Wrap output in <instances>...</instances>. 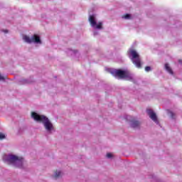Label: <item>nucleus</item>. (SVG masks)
Wrapping results in <instances>:
<instances>
[{"label":"nucleus","instance_id":"obj_1","mask_svg":"<svg viewBox=\"0 0 182 182\" xmlns=\"http://www.w3.org/2000/svg\"><path fill=\"white\" fill-rule=\"evenodd\" d=\"M31 117L36 120V122H39L40 123H43L46 130L50 132V130H53V124L50 123V121L48 117L45 115H39L36 112L31 113Z\"/></svg>","mask_w":182,"mask_h":182},{"label":"nucleus","instance_id":"obj_2","mask_svg":"<svg viewBox=\"0 0 182 182\" xmlns=\"http://www.w3.org/2000/svg\"><path fill=\"white\" fill-rule=\"evenodd\" d=\"M7 161L10 164H15L16 167H18L19 168H22L23 164V159L19 158L15 155H9Z\"/></svg>","mask_w":182,"mask_h":182},{"label":"nucleus","instance_id":"obj_3","mask_svg":"<svg viewBox=\"0 0 182 182\" xmlns=\"http://www.w3.org/2000/svg\"><path fill=\"white\" fill-rule=\"evenodd\" d=\"M112 75L114 76V77H118V79H132L130 74L129 72L122 70H114L111 72Z\"/></svg>","mask_w":182,"mask_h":182},{"label":"nucleus","instance_id":"obj_4","mask_svg":"<svg viewBox=\"0 0 182 182\" xmlns=\"http://www.w3.org/2000/svg\"><path fill=\"white\" fill-rule=\"evenodd\" d=\"M131 55L132 56V61L135 66L138 68V69L141 68V63L140 61V56L139 55V53L134 50H130Z\"/></svg>","mask_w":182,"mask_h":182},{"label":"nucleus","instance_id":"obj_5","mask_svg":"<svg viewBox=\"0 0 182 182\" xmlns=\"http://www.w3.org/2000/svg\"><path fill=\"white\" fill-rule=\"evenodd\" d=\"M89 22L92 28H96V29H103V23L102 22L97 23L95 15L90 16Z\"/></svg>","mask_w":182,"mask_h":182},{"label":"nucleus","instance_id":"obj_6","mask_svg":"<svg viewBox=\"0 0 182 182\" xmlns=\"http://www.w3.org/2000/svg\"><path fill=\"white\" fill-rule=\"evenodd\" d=\"M23 39L27 43H32V42H34L35 43H41V37L36 34H34L31 38L28 36H24Z\"/></svg>","mask_w":182,"mask_h":182},{"label":"nucleus","instance_id":"obj_7","mask_svg":"<svg viewBox=\"0 0 182 182\" xmlns=\"http://www.w3.org/2000/svg\"><path fill=\"white\" fill-rule=\"evenodd\" d=\"M146 112L150 119H151V120H153L155 122H157V115H156V113H154L153 110L148 109Z\"/></svg>","mask_w":182,"mask_h":182},{"label":"nucleus","instance_id":"obj_8","mask_svg":"<svg viewBox=\"0 0 182 182\" xmlns=\"http://www.w3.org/2000/svg\"><path fill=\"white\" fill-rule=\"evenodd\" d=\"M132 127H133L134 129H136L137 127H140V122L139 121L134 120L133 119L132 121V124H131Z\"/></svg>","mask_w":182,"mask_h":182},{"label":"nucleus","instance_id":"obj_9","mask_svg":"<svg viewBox=\"0 0 182 182\" xmlns=\"http://www.w3.org/2000/svg\"><path fill=\"white\" fill-rule=\"evenodd\" d=\"M165 69L167 70V72H168V73H170V75H173V70L168 63L165 64Z\"/></svg>","mask_w":182,"mask_h":182},{"label":"nucleus","instance_id":"obj_10","mask_svg":"<svg viewBox=\"0 0 182 182\" xmlns=\"http://www.w3.org/2000/svg\"><path fill=\"white\" fill-rule=\"evenodd\" d=\"M61 175H62V172H60V171H56L54 175V178H58V177H60Z\"/></svg>","mask_w":182,"mask_h":182},{"label":"nucleus","instance_id":"obj_11","mask_svg":"<svg viewBox=\"0 0 182 182\" xmlns=\"http://www.w3.org/2000/svg\"><path fill=\"white\" fill-rule=\"evenodd\" d=\"M124 19H130V14H125L122 16Z\"/></svg>","mask_w":182,"mask_h":182},{"label":"nucleus","instance_id":"obj_12","mask_svg":"<svg viewBox=\"0 0 182 182\" xmlns=\"http://www.w3.org/2000/svg\"><path fill=\"white\" fill-rule=\"evenodd\" d=\"M5 134H4L3 133L0 132V140H4V139H5Z\"/></svg>","mask_w":182,"mask_h":182},{"label":"nucleus","instance_id":"obj_13","mask_svg":"<svg viewBox=\"0 0 182 182\" xmlns=\"http://www.w3.org/2000/svg\"><path fill=\"white\" fill-rule=\"evenodd\" d=\"M146 72H150L151 70V68L150 66L145 67Z\"/></svg>","mask_w":182,"mask_h":182},{"label":"nucleus","instance_id":"obj_14","mask_svg":"<svg viewBox=\"0 0 182 182\" xmlns=\"http://www.w3.org/2000/svg\"><path fill=\"white\" fill-rule=\"evenodd\" d=\"M107 159H112V157H113V154H112L111 153H108L107 154Z\"/></svg>","mask_w":182,"mask_h":182},{"label":"nucleus","instance_id":"obj_15","mask_svg":"<svg viewBox=\"0 0 182 182\" xmlns=\"http://www.w3.org/2000/svg\"><path fill=\"white\" fill-rule=\"evenodd\" d=\"M5 79H6V77L2 76V75L0 74V80H5Z\"/></svg>","mask_w":182,"mask_h":182},{"label":"nucleus","instance_id":"obj_16","mask_svg":"<svg viewBox=\"0 0 182 182\" xmlns=\"http://www.w3.org/2000/svg\"><path fill=\"white\" fill-rule=\"evenodd\" d=\"M170 114H171L172 119H174V113L170 112Z\"/></svg>","mask_w":182,"mask_h":182},{"label":"nucleus","instance_id":"obj_17","mask_svg":"<svg viewBox=\"0 0 182 182\" xmlns=\"http://www.w3.org/2000/svg\"><path fill=\"white\" fill-rule=\"evenodd\" d=\"M4 32L5 33H8V30H4Z\"/></svg>","mask_w":182,"mask_h":182},{"label":"nucleus","instance_id":"obj_18","mask_svg":"<svg viewBox=\"0 0 182 182\" xmlns=\"http://www.w3.org/2000/svg\"><path fill=\"white\" fill-rule=\"evenodd\" d=\"M178 62H179L180 63H182V60H179Z\"/></svg>","mask_w":182,"mask_h":182}]
</instances>
